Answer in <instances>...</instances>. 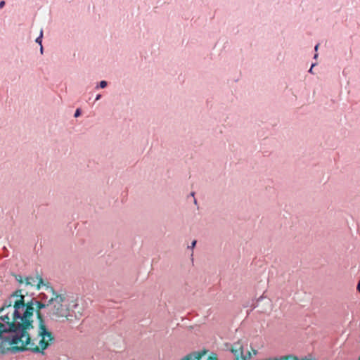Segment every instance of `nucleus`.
<instances>
[{
  "label": "nucleus",
  "instance_id": "nucleus-1",
  "mask_svg": "<svg viewBox=\"0 0 360 360\" xmlns=\"http://www.w3.org/2000/svg\"><path fill=\"white\" fill-rule=\"evenodd\" d=\"M46 290L53 295L46 304L34 300L24 302L22 290H18L0 309V320L6 323V331L10 332L0 344V353L30 350L43 354L53 342V335L46 328L41 310L52 318L65 319L69 322L82 317V307L75 300L55 294L48 285Z\"/></svg>",
  "mask_w": 360,
  "mask_h": 360
},
{
  "label": "nucleus",
  "instance_id": "nucleus-2",
  "mask_svg": "<svg viewBox=\"0 0 360 360\" xmlns=\"http://www.w3.org/2000/svg\"><path fill=\"white\" fill-rule=\"evenodd\" d=\"M231 352L235 355V360H249L252 358L250 352H247L246 354L243 353V346L240 341H237L233 344V346L231 347Z\"/></svg>",
  "mask_w": 360,
  "mask_h": 360
},
{
  "label": "nucleus",
  "instance_id": "nucleus-3",
  "mask_svg": "<svg viewBox=\"0 0 360 360\" xmlns=\"http://www.w3.org/2000/svg\"><path fill=\"white\" fill-rule=\"evenodd\" d=\"M25 285H30L31 288H34L37 290L39 289L40 286L46 285V284H43V281L39 276H36L34 277H27L25 278Z\"/></svg>",
  "mask_w": 360,
  "mask_h": 360
},
{
  "label": "nucleus",
  "instance_id": "nucleus-4",
  "mask_svg": "<svg viewBox=\"0 0 360 360\" xmlns=\"http://www.w3.org/2000/svg\"><path fill=\"white\" fill-rule=\"evenodd\" d=\"M207 354V350H202L200 352H193L188 355H186L185 357L191 356V360H200L202 357Z\"/></svg>",
  "mask_w": 360,
  "mask_h": 360
},
{
  "label": "nucleus",
  "instance_id": "nucleus-5",
  "mask_svg": "<svg viewBox=\"0 0 360 360\" xmlns=\"http://www.w3.org/2000/svg\"><path fill=\"white\" fill-rule=\"evenodd\" d=\"M108 85V82L105 80H101L98 83H97L96 86H95V89L98 90L99 89H104L107 87Z\"/></svg>",
  "mask_w": 360,
  "mask_h": 360
},
{
  "label": "nucleus",
  "instance_id": "nucleus-6",
  "mask_svg": "<svg viewBox=\"0 0 360 360\" xmlns=\"http://www.w3.org/2000/svg\"><path fill=\"white\" fill-rule=\"evenodd\" d=\"M42 39H43V30L41 29L39 35L35 39V42L37 44H38L39 45H40V46H41V45H42Z\"/></svg>",
  "mask_w": 360,
  "mask_h": 360
},
{
  "label": "nucleus",
  "instance_id": "nucleus-7",
  "mask_svg": "<svg viewBox=\"0 0 360 360\" xmlns=\"http://www.w3.org/2000/svg\"><path fill=\"white\" fill-rule=\"evenodd\" d=\"M86 245H89V243H86L85 239L80 238L77 239V242L75 244V245H79V246Z\"/></svg>",
  "mask_w": 360,
  "mask_h": 360
},
{
  "label": "nucleus",
  "instance_id": "nucleus-8",
  "mask_svg": "<svg viewBox=\"0 0 360 360\" xmlns=\"http://www.w3.org/2000/svg\"><path fill=\"white\" fill-rule=\"evenodd\" d=\"M81 115H82V110L80 108L76 109L75 114H74V117L77 118V117H79Z\"/></svg>",
  "mask_w": 360,
  "mask_h": 360
},
{
  "label": "nucleus",
  "instance_id": "nucleus-9",
  "mask_svg": "<svg viewBox=\"0 0 360 360\" xmlns=\"http://www.w3.org/2000/svg\"><path fill=\"white\" fill-rule=\"evenodd\" d=\"M6 332V328H4V325L0 323V337H2L3 333Z\"/></svg>",
  "mask_w": 360,
  "mask_h": 360
},
{
  "label": "nucleus",
  "instance_id": "nucleus-10",
  "mask_svg": "<svg viewBox=\"0 0 360 360\" xmlns=\"http://www.w3.org/2000/svg\"><path fill=\"white\" fill-rule=\"evenodd\" d=\"M196 244H197V240H193L191 242V245H188L187 248H195Z\"/></svg>",
  "mask_w": 360,
  "mask_h": 360
},
{
  "label": "nucleus",
  "instance_id": "nucleus-11",
  "mask_svg": "<svg viewBox=\"0 0 360 360\" xmlns=\"http://www.w3.org/2000/svg\"><path fill=\"white\" fill-rule=\"evenodd\" d=\"M208 360H217V354H212V355L208 357Z\"/></svg>",
  "mask_w": 360,
  "mask_h": 360
},
{
  "label": "nucleus",
  "instance_id": "nucleus-12",
  "mask_svg": "<svg viewBox=\"0 0 360 360\" xmlns=\"http://www.w3.org/2000/svg\"><path fill=\"white\" fill-rule=\"evenodd\" d=\"M6 5V1L4 0L0 1V9L3 8Z\"/></svg>",
  "mask_w": 360,
  "mask_h": 360
},
{
  "label": "nucleus",
  "instance_id": "nucleus-13",
  "mask_svg": "<svg viewBox=\"0 0 360 360\" xmlns=\"http://www.w3.org/2000/svg\"><path fill=\"white\" fill-rule=\"evenodd\" d=\"M316 65V63H312L311 68L308 70V72L311 74H313V68Z\"/></svg>",
  "mask_w": 360,
  "mask_h": 360
},
{
  "label": "nucleus",
  "instance_id": "nucleus-14",
  "mask_svg": "<svg viewBox=\"0 0 360 360\" xmlns=\"http://www.w3.org/2000/svg\"><path fill=\"white\" fill-rule=\"evenodd\" d=\"M102 97V95L98 94L96 95V98H95V101H99Z\"/></svg>",
  "mask_w": 360,
  "mask_h": 360
},
{
  "label": "nucleus",
  "instance_id": "nucleus-15",
  "mask_svg": "<svg viewBox=\"0 0 360 360\" xmlns=\"http://www.w3.org/2000/svg\"><path fill=\"white\" fill-rule=\"evenodd\" d=\"M357 291L360 292V282L359 281H358V283H357Z\"/></svg>",
  "mask_w": 360,
  "mask_h": 360
},
{
  "label": "nucleus",
  "instance_id": "nucleus-16",
  "mask_svg": "<svg viewBox=\"0 0 360 360\" xmlns=\"http://www.w3.org/2000/svg\"><path fill=\"white\" fill-rule=\"evenodd\" d=\"M251 354L257 355V350H255V349H252Z\"/></svg>",
  "mask_w": 360,
  "mask_h": 360
},
{
  "label": "nucleus",
  "instance_id": "nucleus-17",
  "mask_svg": "<svg viewBox=\"0 0 360 360\" xmlns=\"http://www.w3.org/2000/svg\"><path fill=\"white\" fill-rule=\"evenodd\" d=\"M182 360H191V356H185Z\"/></svg>",
  "mask_w": 360,
  "mask_h": 360
},
{
  "label": "nucleus",
  "instance_id": "nucleus-18",
  "mask_svg": "<svg viewBox=\"0 0 360 360\" xmlns=\"http://www.w3.org/2000/svg\"><path fill=\"white\" fill-rule=\"evenodd\" d=\"M43 51H44V48H43V46L41 45V46H40V52H41V53H43Z\"/></svg>",
  "mask_w": 360,
  "mask_h": 360
},
{
  "label": "nucleus",
  "instance_id": "nucleus-19",
  "mask_svg": "<svg viewBox=\"0 0 360 360\" xmlns=\"http://www.w3.org/2000/svg\"><path fill=\"white\" fill-rule=\"evenodd\" d=\"M318 48H319V44H316V45L314 46V50H315V51H317Z\"/></svg>",
  "mask_w": 360,
  "mask_h": 360
},
{
  "label": "nucleus",
  "instance_id": "nucleus-20",
  "mask_svg": "<svg viewBox=\"0 0 360 360\" xmlns=\"http://www.w3.org/2000/svg\"><path fill=\"white\" fill-rule=\"evenodd\" d=\"M17 281H18V283H23V281L22 280V278H20V279H18Z\"/></svg>",
  "mask_w": 360,
  "mask_h": 360
},
{
  "label": "nucleus",
  "instance_id": "nucleus-21",
  "mask_svg": "<svg viewBox=\"0 0 360 360\" xmlns=\"http://www.w3.org/2000/svg\"><path fill=\"white\" fill-rule=\"evenodd\" d=\"M318 57V53H315L314 56V58H316Z\"/></svg>",
  "mask_w": 360,
  "mask_h": 360
},
{
  "label": "nucleus",
  "instance_id": "nucleus-22",
  "mask_svg": "<svg viewBox=\"0 0 360 360\" xmlns=\"http://www.w3.org/2000/svg\"><path fill=\"white\" fill-rule=\"evenodd\" d=\"M194 202L196 204L197 203V200L195 199H194Z\"/></svg>",
  "mask_w": 360,
  "mask_h": 360
},
{
  "label": "nucleus",
  "instance_id": "nucleus-23",
  "mask_svg": "<svg viewBox=\"0 0 360 360\" xmlns=\"http://www.w3.org/2000/svg\"><path fill=\"white\" fill-rule=\"evenodd\" d=\"M274 360H278V359H274Z\"/></svg>",
  "mask_w": 360,
  "mask_h": 360
}]
</instances>
